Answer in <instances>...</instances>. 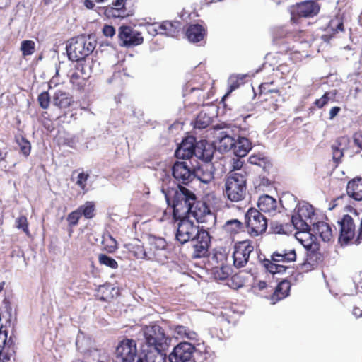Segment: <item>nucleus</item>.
Wrapping results in <instances>:
<instances>
[{
	"mask_svg": "<svg viewBox=\"0 0 362 362\" xmlns=\"http://www.w3.org/2000/svg\"><path fill=\"white\" fill-rule=\"evenodd\" d=\"M195 197L193 192L181 185H179L177 189H173L165 194L167 202L173 209L174 219L189 217Z\"/></svg>",
	"mask_w": 362,
	"mask_h": 362,
	"instance_id": "1",
	"label": "nucleus"
},
{
	"mask_svg": "<svg viewBox=\"0 0 362 362\" xmlns=\"http://www.w3.org/2000/svg\"><path fill=\"white\" fill-rule=\"evenodd\" d=\"M95 40L89 35H80L66 41V50L69 60L80 62L95 49Z\"/></svg>",
	"mask_w": 362,
	"mask_h": 362,
	"instance_id": "2",
	"label": "nucleus"
},
{
	"mask_svg": "<svg viewBox=\"0 0 362 362\" xmlns=\"http://www.w3.org/2000/svg\"><path fill=\"white\" fill-rule=\"evenodd\" d=\"M247 192V173L245 172H230L225 182L224 193L231 202L243 200Z\"/></svg>",
	"mask_w": 362,
	"mask_h": 362,
	"instance_id": "3",
	"label": "nucleus"
},
{
	"mask_svg": "<svg viewBox=\"0 0 362 362\" xmlns=\"http://www.w3.org/2000/svg\"><path fill=\"white\" fill-rule=\"evenodd\" d=\"M245 228L251 238L263 235L268 227V220L258 209L251 207L245 214Z\"/></svg>",
	"mask_w": 362,
	"mask_h": 362,
	"instance_id": "4",
	"label": "nucleus"
},
{
	"mask_svg": "<svg viewBox=\"0 0 362 362\" xmlns=\"http://www.w3.org/2000/svg\"><path fill=\"white\" fill-rule=\"evenodd\" d=\"M144 336L146 344L157 351H165L171 341L164 329L157 324L146 325L144 328Z\"/></svg>",
	"mask_w": 362,
	"mask_h": 362,
	"instance_id": "5",
	"label": "nucleus"
},
{
	"mask_svg": "<svg viewBox=\"0 0 362 362\" xmlns=\"http://www.w3.org/2000/svg\"><path fill=\"white\" fill-rule=\"evenodd\" d=\"M146 246L148 260L163 264L168 259V244L163 238L150 235Z\"/></svg>",
	"mask_w": 362,
	"mask_h": 362,
	"instance_id": "6",
	"label": "nucleus"
},
{
	"mask_svg": "<svg viewBox=\"0 0 362 362\" xmlns=\"http://www.w3.org/2000/svg\"><path fill=\"white\" fill-rule=\"evenodd\" d=\"M274 81L262 83L259 86V97L262 98L261 103L264 110L274 112L279 107V102L281 98L280 91L276 88H270Z\"/></svg>",
	"mask_w": 362,
	"mask_h": 362,
	"instance_id": "7",
	"label": "nucleus"
},
{
	"mask_svg": "<svg viewBox=\"0 0 362 362\" xmlns=\"http://www.w3.org/2000/svg\"><path fill=\"white\" fill-rule=\"evenodd\" d=\"M321 6L315 0H306L296 3L291 8V21L296 22L299 18H310L318 15Z\"/></svg>",
	"mask_w": 362,
	"mask_h": 362,
	"instance_id": "8",
	"label": "nucleus"
},
{
	"mask_svg": "<svg viewBox=\"0 0 362 362\" xmlns=\"http://www.w3.org/2000/svg\"><path fill=\"white\" fill-rule=\"evenodd\" d=\"M315 215L314 209L310 204H303L297 209L296 214L291 217L294 228L302 232L310 230V224H313L312 218Z\"/></svg>",
	"mask_w": 362,
	"mask_h": 362,
	"instance_id": "9",
	"label": "nucleus"
},
{
	"mask_svg": "<svg viewBox=\"0 0 362 362\" xmlns=\"http://www.w3.org/2000/svg\"><path fill=\"white\" fill-rule=\"evenodd\" d=\"M254 251V245L250 240L237 242L234 246L233 253V265L236 268L246 266L249 261L250 254Z\"/></svg>",
	"mask_w": 362,
	"mask_h": 362,
	"instance_id": "10",
	"label": "nucleus"
},
{
	"mask_svg": "<svg viewBox=\"0 0 362 362\" xmlns=\"http://www.w3.org/2000/svg\"><path fill=\"white\" fill-rule=\"evenodd\" d=\"M189 215L194 217L197 222L202 223L214 224L216 220V216L209 206L205 202L199 200L197 196L194 203L192 204Z\"/></svg>",
	"mask_w": 362,
	"mask_h": 362,
	"instance_id": "11",
	"label": "nucleus"
},
{
	"mask_svg": "<svg viewBox=\"0 0 362 362\" xmlns=\"http://www.w3.org/2000/svg\"><path fill=\"white\" fill-rule=\"evenodd\" d=\"M178 220H180V223L176 233V239L181 244H184L190 240H192L201 232V229L187 218H181Z\"/></svg>",
	"mask_w": 362,
	"mask_h": 362,
	"instance_id": "12",
	"label": "nucleus"
},
{
	"mask_svg": "<svg viewBox=\"0 0 362 362\" xmlns=\"http://www.w3.org/2000/svg\"><path fill=\"white\" fill-rule=\"evenodd\" d=\"M118 38L120 45L126 47H135L144 42L141 33L129 25H122L119 28Z\"/></svg>",
	"mask_w": 362,
	"mask_h": 362,
	"instance_id": "13",
	"label": "nucleus"
},
{
	"mask_svg": "<svg viewBox=\"0 0 362 362\" xmlns=\"http://www.w3.org/2000/svg\"><path fill=\"white\" fill-rule=\"evenodd\" d=\"M193 253L192 258L198 259L206 257L210 245V235L208 231L201 229V232L192 240Z\"/></svg>",
	"mask_w": 362,
	"mask_h": 362,
	"instance_id": "14",
	"label": "nucleus"
},
{
	"mask_svg": "<svg viewBox=\"0 0 362 362\" xmlns=\"http://www.w3.org/2000/svg\"><path fill=\"white\" fill-rule=\"evenodd\" d=\"M194 350L195 347L192 344L180 342L170 354L169 360L170 362H188L191 360Z\"/></svg>",
	"mask_w": 362,
	"mask_h": 362,
	"instance_id": "15",
	"label": "nucleus"
},
{
	"mask_svg": "<svg viewBox=\"0 0 362 362\" xmlns=\"http://www.w3.org/2000/svg\"><path fill=\"white\" fill-rule=\"evenodd\" d=\"M174 179L180 184L188 185L193 180V170L185 161H176L172 167Z\"/></svg>",
	"mask_w": 362,
	"mask_h": 362,
	"instance_id": "16",
	"label": "nucleus"
},
{
	"mask_svg": "<svg viewBox=\"0 0 362 362\" xmlns=\"http://www.w3.org/2000/svg\"><path fill=\"white\" fill-rule=\"evenodd\" d=\"M136 355H138L136 342L133 339H124L116 347L115 358L119 362L136 357Z\"/></svg>",
	"mask_w": 362,
	"mask_h": 362,
	"instance_id": "17",
	"label": "nucleus"
},
{
	"mask_svg": "<svg viewBox=\"0 0 362 362\" xmlns=\"http://www.w3.org/2000/svg\"><path fill=\"white\" fill-rule=\"evenodd\" d=\"M14 342L11 337L8 340L6 330H0V362H9L15 355Z\"/></svg>",
	"mask_w": 362,
	"mask_h": 362,
	"instance_id": "18",
	"label": "nucleus"
},
{
	"mask_svg": "<svg viewBox=\"0 0 362 362\" xmlns=\"http://www.w3.org/2000/svg\"><path fill=\"white\" fill-rule=\"evenodd\" d=\"M196 139L194 136H188L184 139L177 146L175 156L178 159H189L194 154Z\"/></svg>",
	"mask_w": 362,
	"mask_h": 362,
	"instance_id": "19",
	"label": "nucleus"
},
{
	"mask_svg": "<svg viewBox=\"0 0 362 362\" xmlns=\"http://www.w3.org/2000/svg\"><path fill=\"white\" fill-rule=\"evenodd\" d=\"M213 165L210 162H204L193 170V178L197 177L203 183H209L214 179Z\"/></svg>",
	"mask_w": 362,
	"mask_h": 362,
	"instance_id": "20",
	"label": "nucleus"
},
{
	"mask_svg": "<svg viewBox=\"0 0 362 362\" xmlns=\"http://www.w3.org/2000/svg\"><path fill=\"white\" fill-rule=\"evenodd\" d=\"M346 194L355 201H362V177H355L350 180L346 187Z\"/></svg>",
	"mask_w": 362,
	"mask_h": 362,
	"instance_id": "21",
	"label": "nucleus"
},
{
	"mask_svg": "<svg viewBox=\"0 0 362 362\" xmlns=\"http://www.w3.org/2000/svg\"><path fill=\"white\" fill-rule=\"evenodd\" d=\"M214 155V148L205 140L196 142L194 154L198 159L204 162H210Z\"/></svg>",
	"mask_w": 362,
	"mask_h": 362,
	"instance_id": "22",
	"label": "nucleus"
},
{
	"mask_svg": "<svg viewBox=\"0 0 362 362\" xmlns=\"http://www.w3.org/2000/svg\"><path fill=\"white\" fill-rule=\"evenodd\" d=\"M291 289V284L287 280H283L279 282L277 286L274 288L269 299L272 304L276 303L278 301L284 299L289 295Z\"/></svg>",
	"mask_w": 362,
	"mask_h": 362,
	"instance_id": "23",
	"label": "nucleus"
},
{
	"mask_svg": "<svg viewBox=\"0 0 362 362\" xmlns=\"http://www.w3.org/2000/svg\"><path fill=\"white\" fill-rule=\"evenodd\" d=\"M182 23L179 21H165L159 25L160 35L177 37L181 30Z\"/></svg>",
	"mask_w": 362,
	"mask_h": 362,
	"instance_id": "24",
	"label": "nucleus"
},
{
	"mask_svg": "<svg viewBox=\"0 0 362 362\" xmlns=\"http://www.w3.org/2000/svg\"><path fill=\"white\" fill-rule=\"evenodd\" d=\"M259 211L274 215L278 209L276 200L267 194L259 197L257 202Z\"/></svg>",
	"mask_w": 362,
	"mask_h": 362,
	"instance_id": "25",
	"label": "nucleus"
},
{
	"mask_svg": "<svg viewBox=\"0 0 362 362\" xmlns=\"http://www.w3.org/2000/svg\"><path fill=\"white\" fill-rule=\"evenodd\" d=\"M313 230L324 242H329L333 238V230L327 222L320 221L313 223Z\"/></svg>",
	"mask_w": 362,
	"mask_h": 362,
	"instance_id": "26",
	"label": "nucleus"
},
{
	"mask_svg": "<svg viewBox=\"0 0 362 362\" xmlns=\"http://www.w3.org/2000/svg\"><path fill=\"white\" fill-rule=\"evenodd\" d=\"M185 35L189 41L195 43L204 40L206 30L202 25L191 24L187 28Z\"/></svg>",
	"mask_w": 362,
	"mask_h": 362,
	"instance_id": "27",
	"label": "nucleus"
},
{
	"mask_svg": "<svg viewBox=\"0 0 362 362\" xmlns=\"http://www.w3.org/2000/svg\"><path fill=\"white\" fill-rule=\"evenodd\" d=\"M252 148L251 141L246 137L238 136L235 139V144L232 152L237 157L245 156Z\"/></svg>",
	"mask_w": 362,
	"mask_h": 362,
	"instance_id": "28",
	"label": "nucleus"
},
{
	"mask_svg": "<svg viewBox=\"0 0 362 362\" xmlns=\"http://www.w3.org/2000/svg\"><path fill=\"white\" fill-rule=\"evenodd\" d=\"M130 255L137 259L148 260L147 246H144L139 240L126 245Z\"/></svg>",
	"mask_w": 362,
	"mask_h": 362,
	"instance_id": "29",
	"label": "nucleus"
},
{
	"mask_svg": "<svg viewBox=\"0 0 362 362\" xmlns=\"http://www.w3.org/2000/svg\"><path fill=\"white\" fill-rule=\"evenodd\" d=\"M272 258L274 262L284 264L295 262L296 260V253L293 249L276 250L273 252Z\"/></svg>",
	"mask_w": 362,
	"mask_h": 362,
	"instance_id": "30",
	"label": "nucleus"
},
{
	"mask_svg": "<svg viewBox=\"0 0 362 362\" xmlns=\"http://www.w3.org/2000/svg\"><path fill=\"white\" fill-rule=\"evenodd\" d=\"M73 103V97L64 91L57 90L53 95V104L61 109L68 108Z\"/></svg>",
	"mask_w": 362,
	"mask_h": 362,
	"instance_id": "31",
	"label": "nucleus"
},
{
	"mask_svg": "<svg viewBox=\"0 0 362 362\" xmlns=\"http://www.w3.org/2000/svg\"><path fill=\"white\" fill-rule=\"evenodd\" d=\"M301 243L307 249V261L309 264H317L322 260V255L320 252V248L317 243L311 242L305 244L303 241H301Z\"/></svg>",
	"mask_w": 362,
	"mask_h": 362,
	"instance_id": "32",
	"label": "nucleus"
},
{
	"mask_svg": "<svg viewBox=\"0 0 362 362\" xmlns=\"http://www.w3.org/2000/svg\"><path fill=\"white\" fill-rule=\"evenodd\" d=\"M349 141V139L345 136L338 137L334 143L331 146L332 151V159L333 161L338 165L341 163V158L344 156V148H342L343 144H346Z\"/></svg>",
	"mask_w": 362,
	"mask_h": 362,
	"instance_id": "33",
	"label": "nucleus"
},
{
	"mask_svg": "<svg viewBox=\"0 0 362 362\" xmlns=\"http://www.w3.org/2000/svg\"><path fill=\"white\" fill-rule=\"evenodd\" d=\"M134 9H125L123 8H115L112 6H107L104 8V15L107 18H124L134 14Z\"/></svg>",
	"mask_w": 362,
	"mask_h": 362,
	"instance_id": "34",
	"label": "nucleus"
},
{
	"mask_svg": "<svg viewBox=\"0 0 362 362\" xmlns=\"http://www.w3.org/2000/svg\"><path fill=\"white\" fill-rule=\"evenodd\" d=\"M170 329L173 332L177 334V337L181 338V339H187L189 340L196 341L197 339V334L193 331L191 330L189 327L177 325H172L170 327Z\"/></svg>",
	"mask_w": 362,
	"mask_h": 362,
	"instance_id": "35",
	"label": "nucleus"
},
{
	"mask_svg": "<svg viewBox=\"0 0 362 362\" xmlns=\"http://www.w3.org/2000/svg\"><path fill=\"white\" fill-rule=\"evenodd\" d=\"M322 30L329 34L331 37H333L338 33L343 32L344 30L343 21L340 18L336 16L332 18L326 27Z\"/></svg>",
	"mask_w": 362,
	"mask_h": 362,
	"instance_id": "36",
	"label": "nucleus"
},
{
	"mask_svg": "<svg viewBox=\"0 0 362 362\" xmlns=\"http://www.w3.org/2000/svg\"><path fill=\"white\" fill-rule=\"evenodd\" d=\"M235 144V138L227 134L226 132H221L218 147L220 151H233Z\"/></svg>",
	"mask_w": 362,
	"mask_h": 362,
	"instance_id": "37",
	"label": "nucleus"
},
{
	"mask_svg": "<svg viewBox=\"0 0 362 362\" xmlns=\"http://www.w3.org/2000/svg\"><path fill=\"white\" fill-rule=\"evenodd\" d=\"M244 224V223L238 219L228 220L225 223L223 230L230 236H235L243 231Z\"/></svg>",
	"mask_w": 362,
	"mask_h": 362,
	"instance_id": "38",
	"label": "nucleus"
},
{
	"mask_svg": "<svg viewBox=\"0 0 362 362\" xmlns=\"http://www.w3.org/2000/svg\"><path fill=\"white\" fill-rule=\"evenodd\" d=\"M115 293H117L115 288L110 284H104L98 287L95 296L100 300L110 301L114 298Z\"/></svg>",
	"mask_w": 362,
	"mask_h": 362,
	"instance_id": "39",
	"label": "nucleus"
},
{
	"mask_svg": "<svg viewBox=\"0 0 362 362\" xmlns=\"http://www.w3.org/2000/svg\"><path fill=\"white\" fill-rule=\"evenodd\" d=\"M294 226L293 223H282L278 221H273L270 223L271 233L274 234H288L292 233Z\"/></svg>",
	"mask_w": 362,
	"mask_h": 362,
	"instance_id": "40",
	"label": "nucleus"
},
{
	"mask_svg": "<svg viewBox=\"0 0 362 362\" xmlns=\"http://www.w3.org/2000/svg\"><path fill=\"white\" fill-rule=\"evenodd\" d=\"M252 291L256 293L267 298L273 291V286L268 284L265 281H256L252 285Z\"/></svg>",
	"mask_w": 362,
	"mask_h": 362,
	"instance_id": "41",
	"label": "nucleus"
},
{
	"mask_svg": "<svg viewBox=\"0 0 362 362\" xmlns=\"http://www.w3.org/2000/svg\"><path fill=\"white\" fill-rule=\"evenodd\" d=\"M247 283L245 273L240 271L233 275L228 280L227 284L233 289L237 290L243 287Z\"/></svg>",
	"mask_w": 362,
	"mask_h": 362,
	"instance_id": "42",
	"label": "nucleus"
},
{
	"mask_svg": "<svg viewBox=\"0 0 362 362\" xmlns=\"http://www.w3.org/2000/svg\"><path fill=\"white\" fill-rule=\"evenodd\" d=\"M262 264L267 271L273 274L276 273H283L286 272L288 268V267L284 264L274 262L273 260L272 255L271 256V259H264L262 261Z\"/></svg>",
	"mask_w": 362,
	"mask_h": 362,
	"instance_id": "43",
	"label": "nucleus"
},
{
	"mask_svg": "<svg viewBox=\"0 0 362 362\" xmlns=\"http://www.w3.org/2000/svg\"><path fill=\"white\" fill-rule=\"evenodd\" d=\"M233 272L231 266L221 264V267H215L212 269V274L216 280H226Z\"/></svg>",
	"mask_w": 362,
	"mask_h": 362,
	"instance_id": "44",
	"label": "nucleus"
},
{
	"mask_svg": "<svg viewBox=\"0 0 362 362\" xmlns=\"http://www.w3.org/2000/svg\"><path fill=\"white\" fill-rule=\"evenodd\" d=\"M87 75L80 74L79 72H74L70 77V82L77 90H83L86 86Z\"/></svg>",
	"mask_w": 362,
	"mask_h": 362,
	"instance_id": "45",
	"label": "nucleus"
},
{
	"mask_svg": "<svg viewBox=\"0 0 362 362\" xmlns=\"http://www.w3.org/2000/svg\"><path fill=\"white\" fill-rule=\"evenodd\" d=\"M77 209L79 211L81 216H83L87 219H90L95 216V204L93 202H86Z\"/></svg>",
	"mask_w": 362,
	"mask_h": 362,
	"instance_id": "46",
	"label": "nucleus"
},
{
	"mask_svg": "<svg viewBox=\"0 0 362 362\" xmlns=\"http://www.w3.org/2000/svg\"><path fill=\"white\" fill-rule=\"evenodd\" d=\"M211 117L204 111H201L197 116L195 127L198 129L206 128L211 123Z\"/></svg>",
	"mask_w": 362,
	"mask_h": 362,
	"instance_id": "47",
	"label": "nucleus"
},
{
	"mask_svg": "<svg viewBox=\"0 0 362 362\" xmlns=\"http://www.w3.org/2000/svg\"><path fill=\"white\" fill-rule=\"evenodd\" d=\"M21 50L24 57L31 55L35 51V43L30 40H23L21 42Z\"/></svg>",
	"mask_w": 362,
	"mask_h": 362,
	"instance_id": "48",
	"label": "nucleus"
},
{
	"mask_svg": "<svg viewBox=\"0 0 362 362\" xmlns=\"http://www.w3.org/2000/svg\"><path fill=\"white\" fill-rule=\"evenodd\" d=\"M98 262L100 264L105 265L113 269L118 268L117 262L105 254H100L98 255Z\"/></svg>",
	"mask_w": 362,
	"mask_h": 362,
	"instance_id": "49",
	"label": "nucleus"
},
{
	"mask_svg": "<svg viewBox=\"0 0 362 362\" xmlns=\"http://www.w3.org/2000/svg\"><path fill=\"white\" fill-rule=\"evenodd\" d=\"M81 218V214L78 209L69 213L66 217L70 233L73 230V228L78 225L79 219Z\"/></svg>",
	"mask_w": 362,
	"mask_h": 362,
	"instance_id": "50",
	"label": "nucleus"
},
{
	"mask_svg": "<svg viewBox=\"0 0 362 362\" xmlns=\"http://www.w3.org/2000/svg\"><path fill=\"white\" fill-rule=\"evenodd\" d=\"M162 351L155 350L154 351H148L145 355L146 362H165V358L161 354Z\"/></svg>",
	"mask_w": 362,
	"mask_h": 362,
	"instance_id": "51",
	"label": "nucleus"
},
{
	"mask_svg": "<svg viewBox=\"0 0 362 362\" xmlns=\"http://www.w3.org/2000/svg\"><path fill=\"white\" fill-rule=\"evenodd\" d=\"M17 142L20 146L21 152L25 156H28L31 151V145L28 140L21 136L17 139Z\"/></svg>",
	"mask_w": 362,
	"mask_h": 362,
	"instance_id": "52",
	"label": "nucleus"
},
{
	"mask_svg": "<svg viewBox=\"0 0 362 362\" xmlns=\"http://www.w3.org/2000/svg\"><path fill=\"white\" fill-rule=\"evenodd\" d=\"M16 226L21 229L27 235H30L28 222L25 216H20L16 219Z\"/></svg>",
	"mask_w": 362,
	"mask_h": 362,
	"instance_id": "53",
	"label": "nucleus"
},
{
	"mask_svg": "<svg viewBox=\"0 0 362 362\" xmlns=\"http://www.w3.org/2000/svg\"><path fill=\"white\" fill-rule=\"evenodd\" d=\"M89 178V174L85 173L84 172L80 173L78 175L77 180L76 184L80 187V189L83 191V194L88 192V188L86 187L87 180Z\"/></svg>",
	"mask_w": 362,
	"mask_h": 362,
	"instance_id": "54",
	"label": "nucleus"
},
{
	"mask_svg": "<svg viewBox=\"0 0 362 362\" xmlns=\"http://www.w3.org/2000/svg\"><path fill=\"white\" fill-rule=\"evenodd\" d=\"M37 102L41 108L46 110L50 104V96L47 91H43L37 96Z\"/></svg>",
	"mask_w": 362,
	"mask_h": 362,
	"instance_id": "55",
	"label": "nucleus"
},
{
	"mask_svg": "<svg viewBox=\"0 0 362 362\" xmlns=\"http://www.w3.org/2000/svg\"><path fill=\"white\" fill-rule=\"evenodd\" d=\"M329 100V93L326 92L320 98L315 100L314 104L318 108L321 109L325 106Z\"/></svg>",
	"mask_w": 362,
	"mask_h": 362,
	"instance_id": "56",
	"label": "nucleus"
},
{
	"mask_svg": "<svg viewBox=\"0 0 362 362\" xmlns=\"http://www.w3.org/2000/svg\"><path fill=\"white\" fill-rule=\"evenodd\" d=\"M159 25L160 23H156L152 24L148 23L146 25V29L149 35L156 36V35L160 34Z\"/></svg>",
	"mask_w": 362,
	"mask_h": 362,
	"instance_id": "57",
	"label": "nucleus"
},
{
	"mask_svg": "<svg viewBox=\"0 0 362 362\" xmlns=\"http://www.w3.org/2000/svg\"><path fill=\"white\" fill-rule=\"evenodd\" d=\"M103 33L105 36L112 37L115 34V29L112 25H105L103 28Z\"/></svg>",
	"mask_w": 362,
	"mask_h": 362,
	"instance_id": "58",
	"label": "nucleus"
},
{
	"mask_svg": "<svg viewBox=\"0 0 362 362\" xmlns=\"http://www.w3.org/2000/svg\"><path fill=\"white\" fill-rule=\"evenodd\" d=\"M354 144L362 150V133H356L354 135Z\"/></svg>",
	"mask_w": 362,
	"mask_h": 362,
	"instance_id": "59",
	"label": "nucleus"
},
{
	"mask_svg": "<svg viewBox=\"0 0 362 362\" xmlns=\"http://www.w3.org/2000/svg\"><path fill=\"white\" fill-rule=\"evenodd\" d=\"M239 86L238 81H233L230 83L229 90L228 93L222 98V101H224L225 99L228 97V95L234 90H235Z\"/></svg>",
	"mask_w": 362,
	"mask_h": 362,
	"instance_id": "60",
	"label": "nucleus"
},
{
	"mask_svg": "<svg viewBox=\"0 0 362 362\" xmlns=\"http://www.w3.org/2000/svg\"><path fill=\"white\" fill-rule=\"evenodd\" d=\"M341 108L339 107L335 106L330 109L329 110V119H333L340 112Z\"/></svg>",
	"mask_w": 362,
	"mask_h": 362,
	"instance_id": "61",
	"label": "nucleus"
},
{
	"mask_svg": "<svg viewBox=\"0 0 362 362\" xmlns=\"http://www.w3.org/2000/svg\"><path fill=\"white\" fill-rule=\"evenodd\" d=\"M122 362H144V361L143 358L139 355H136V357H132L126 359Z\"/></svg>",
	"mask_w": 362,
	"mask_h": 362,
	"instance_id": "62",
	"label": "nucleus"
},
{
	"mask_svg": "<svg viewBox=\"0 0 362 362\" xmlns=\"http://www.w3.org/2000/svg\"><path fill=\"white\" fill-rule=\"evenodd\" d=\"M76 71L79 72L80 74H83V75H87L86 74V71L84 70V67H83V65L81 63H78L76 65Z\"/></svg>",
	"mask_w": 362,
	"mask_h": 362,
	"instance_id": "63",
	"label": "nucleus"
},
{
	"mask_svg": "<svg viewBox=\"0 0 362 362\" xmlns=\"http://www.w3.org/2000/svg\"><path fill=\"white\" fill-rule=\"evenodd\" d=\"M352 313L356 317H360L362 316V310L356 307L353 309Z\"/></svg>",
	"mask_w": 362,
	"mask_h": 362,
	"instance_id": "64",
	"label": "nucleus"
}]
</instances>
